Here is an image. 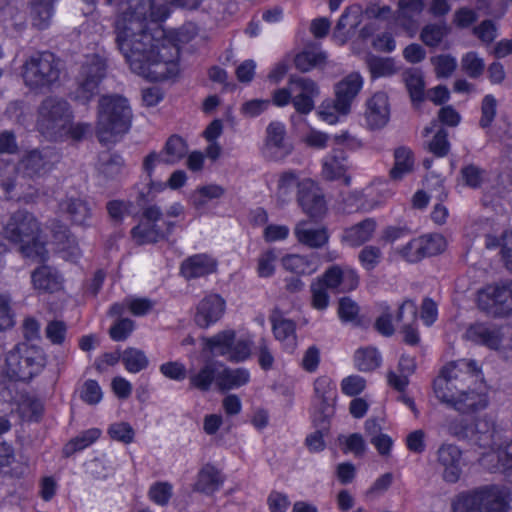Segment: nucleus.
<instances>
[{
	"mask_svg": "<svg viewBox=\"0 0 512 512\" xmlns=\"http://www.w3.org/2000/svg\"><path fill=\"white\" fill-rule=\"evenodd\" d=\"M359 312V305L350 297H342L339 299L337 313L341 322L360 325Z\"/></svg>",
	"mask_w": 512,
	"mask_h": 512,
	"instance_id": "4d7b16f0",
	"label": "nucleus"
},
{
	"mask_svg": "<svg viewBox=\"0 0 512 512\" xmlns=\"http://www.w3.org/2000/svg\"><path fill=\"white\" fill-rule=\"evenodd\" d=\"M44 404L35 397L27 396L18 405L20 418L29 423H39L44 415Z\"/></svg>",
	"mask_w": 512,
	"mask_h": 512,
	"instance_id": "37998d69",
	"label": "nucleus"
},
{
	"mask_svg": "<svg viewBox=\"0 0 512 512\" xmlns=\"http://www.w3.org/2000/svg\"><path fill=\"white\" fill-rule=\"evenodd\" d=\"M418 309L414 301L404 300L399 306L395 314V321L403 323L402 333L405 344L416 346L420 342L418 329L414 326L417 320Z\"/></svg>",
	"mask_w": 512,
	"mask_h": 512,
	"instance_id": "393cba45",
	"label": "nucleus"
},
{
	"mask_svg": "<svg viewBox=\"0 0 512 512\" xmlns=\"http://www.w3.org/2000/svg\"><path fill=\"white\" fill-rule=\"evenodd\" d=\"M379 308L381 310V314L375 319L374 329L384 337H391L395 333L393 324L395 316L387 302H381L379 304Z\"/></svg>",
	"mask_w": 512,
	"mask_h": 512,
	"instance_id": "3c124183",
	"label": "nucleus"
},
{
	"mask_svg": "<svg viewBox=\"0 0 512 512\" xmlns=\"http://www.w3.org/2000/svg\"><path fill=\"white\" fill-rule=\"evenodd\" d=\"M331 418L315 416L313 423L317 430L306 436L305 445L311 453H320L325 450L324 437L329 433Z\"/></svg>",
	"mask_w": 512,
	"mask_h": 512,
	"instance_id": "ea45409f",
	"label": "nucleus"
},
{
	"mask_svg": "<svg viewBox=\"0 0 512 512\" xmlns=\"http://www.w3.org/2000/svg\"><path fill=\"white\" fill-rule=\"evenodd\" d=\"M107 60L97 54H88L79 71V83L75 92V99L87 104L98 92L99 85L107 72Z\"/></svg>",
	"mask_w": 512,
	"mask_h": 512,
	"instance_id": "9d476101",
	"label": "nucleus"
},
{
	"mask_svg": "<svg viewBox=\"0 0 512 512\" xmlns=\"http://www.w3.org/2000/svg\"><path fill=\"white\" fill-rule=\"evenodd\" d=\"M405 85L413 104H419L425 99V81L420 71L414 70L405 74Z\"/></svg>",
	"mask_w": 512,
	"mask_h": 512,
	"instance_id": "09e8293b",
	"label": "nucleus"
},
{
	"mask_svg": "<svg viewBox=\"0 0 512 512\" xmlns=\"http://www.w3.org/2000/svg\"><path fill=\"white\" fill-rule=\"evenodd\" d=\"M50 230L53 242L61 250H67L75 244V238L69 227L60 220H53Z\"/></svg>",
	"mask_w": 512,
	"mask_h": 512,
	"instance_id": "864d4df0",
	"label": "nucleus"
},
{
	"mask_svg": "<svg viewBox=\"0 0 512 512\" xmlns=\"http://www.w3.org/2000/svg\"><path fill=\"white\" fill-rule=\"evenodd\" d=\"M22 78L32 91L50 89L60 78L59 59L50 51L31 55L23 64Z\"/></svg>",
	"mask_w": 512,
	"mask_h": 512,
	"instance_id": "6e6552de",
	"label": "nucleus"
},
{
	"mask_svg": "<svg viewBox=\"0 0 512 512\" xmlns=\"http://www.w3.org/2000/svg\"><path fill=\"white\" fill-rule=\"evenodd\" d=\"M225 480L223 472L216 465L208 462L199 469L193 484V491L213 496L222 488Z\"/></svg>",
	"mask_w": 512,
	"mask_h": 512,
	"instance_id": "bb28decb",
	"label": "nucleus"
},
{
	"mask_svg": "<svg viewBox=\"0 0 512 512\" xmlns=\"http://www.w3.org/2000/svg\"><path fill=\"white\" fill-rule=\"evenodd\" d=\"M60 207L64 208L69 214L70 220L75 225L87 226L91 219L92 211L87 201L79 198H68L65 202L60 203Z\"/></svg>",
	"mask_w": 512,
	"mask_h": 512,
	"instance_id": "58836bf2",
	"label": "nucleus"
},
{
	"mask_svg": "<svg viewBox=\"0 0 512 512\" xmlns=\"http://www.w3.org/2000/svg\"><path fill=\"white\" fill-rule=\"evenodd\" d=\"M294 235L298 243L312 249H321L330 239L328 228L325 226L314 228L309 222L301 220L294 227Z\"/></svg>",
	"mask_w": 512,
	"mask_h": 512,
	"instance_id": "c85d7f7f",
	"label": "nucleus"
},
{
	"mask_svg": "<svg viewBox=\"0 0 512 512\" xmlns=\"http://www.w3.org/2000/svg\"><path fill=\"white\" fill-rule=\"evenodd\" d=\"M447 34L448 26L446 24H427L421 31L420 39L425 45L436 47Z\"/></svg>",
	"mask_w": 512,
	"mask_h": 512,
	"instance_id": "052dcab7",
	"label": "nucleus"
},
{
	"mask_svg": "<svg viewBox=\"0 0 512 512\" xmlns=\"http://www.w3.org/2000/svg\"><path fill=\"white\" fill-rule=\"evenodd\" d=\"M133 113L129 101L118 94L103 95L99 99L96 137L106 146L116 143L132 126Z\"/></svg>",
	"mask_w": 512,
	"mask_h": 512,
	"instance_id": "20e7f679",
	"label": "nucleus"
},
{
	"mask_svg": "<svg viewBox=\"0 0 512 512\" xmlns=\"http://www.w3.org/2000/svg\"><path fill=\"white\" fill-rule=\"evenodd\" d=\"M313 393L316 416L324 417L326 420L332 418L337 401L336 382L328 375H321L314 380Z\"/></svg>",
	"mask_w": 512,
	"mask_h": 512,
	"instance_id": "dca6fc26",
	"label": "nucleus"
},
{
	"mask_svg": "<svg viewBox=\"0 0 512 512\" xmlns=\"http://www.w3.org/2000/svg\"><path fill=\"white\" fill-rule=\"evenodd\" d=\"M269 321L274 338L281 343L282 349L287 353H294L297 347V325L292 319L284 317L283 312L279 308H274L270 315Z\"/></svg>",
	"mask_w": 512,
	"mask_h": 512,
	"instance_id": "aec40b11",
	"label": "nucleus"
},
{
	"mask_svg": "<svg viewBox=\"0 0 512 512\" xmlns=\"http://www.w3.org/2000/svg\"><path fill=\"white\" fill-rule=\"evenodd\" d=\"M340 209L343 213L351 214L366 209L365 194L362 190H353L341 194Z\"/></svg>",
	"mask_w": 512,
	"mask_h": 512,
	"instance_id": "6e6d98bb",
	"label": "nucleus"
},
{
	"mask_svg": "<svg viewBox=\"0 0 512 512\" xmlns=\"http://www.w3.org/2000/svg\"><path fill=\"white\" fill-rule=\"evenodd\" d=\"M367 66L371 74V78L373 79L392 76L397 71L395 62L392 58H384L375 55L367 59Z\"/></svg>",
	"mask_w": 512,
	"mask_h": 512,
	"instance_id": "8fccbe9b",
	"label": "nucleus"
},
{
	"mask_svg": "<svg viewBox=\"0 0 512 512\" xmlns=\"http://www.w3.org/2000/svg\"><path fill=\"white\" fill-rule=\"evenodd\" d=\"M354 366L360 372H371L380 367L382 356L377 348L368 346L357 349L354 353Z\"/></svg>",
	"mask_w": 512,
	"mask_h": 512,
	"instance_id": "a19ab883",
	"label": "nucleus"
},
{
	"mask_svg": "<svg viewBox=\"0 0 512 512\" xmlns=\"http://www.w3.org/2000/svg\"><path fill=\"white\" fill-rule=\"evenodd\" d=\"M382 251L374 245H366L358 254V261L365 271H373L381 262Z\"/></svg>",
	"mask_w": 512,
	"mask_h": 512,
	"instance_id": "e2e57ef3",
	"label": "nucleus"
},
{
	"mask_svg": "<svg viewBox=\"0 0 512 512\" xmlns=\"http://www.w3.org/2000/svg\"><path fill=\"white\" fill-rule=\"evenodd\" d=\"M478 308L492 317L512 315V279L488 285L478 292Z\"/></svg>",
	"mask_w": 512,
	"mask_h": 512,
	"instance_id": "9b49d317",
	"label": "nucleus"
},
{
	"mask_svg": "<svg viewBox=\"0 0 512 512\" xmlns=\"http://www.w3.org/2000/svg\"><path fill=\"white\" fill-rule=\"evenodd\" d=\"M41 223L37 217L25 208L14 211L4 226L6 239L19 245L24 258L47 260L45 242L41 240Z\"/></svg>",
	"mask_w": 512,
	"mask_h": 512,
	"instance_id": "7ed1b4c3",
	"label": "nucleus"
},
{
	"mask_svg": "<svg viewBox=\"0 0 512 512\" xmlns=\"http://www.w3.org/2000/svg\"><path fill=\"white\" fill-rule=\"evenodd\" d=\"M121 361L125 369L132 374L145 370L149 365V360L144 351L133 347H128L123 351Z\"/></svg>",
	"mask_w": 512,
	"mask_h": 512,
	"instance_id": "49530a36",
	"label": "nucleus"
},
{
	"mask_svg": "<svg viewBox=\"0 0 512 512\" xmlns=\"http://www.w3.org/2000/svg\"><path fill=\"white\" fill-rule=\"evenodd\" d=\"M289 85L292 90H299L292 99L295 111L301 115H308L314 110L315 98L319 94L317 83L310 78L291 76Z\"/></svg>",
	"mask_w": 512,
	"mask_h": 512,
	"instance_id": "412c9836",
	"label": "nucleus"
},
{
	"mask_svg": "<svg viewBox=\"0 0 512 512\" xmlns=\"http://www.w3.org/2000/svg\"><path fill=\"white\" fill-rule=\"evenodd\" d=\"M433 397L442 404H448V363H444L432 381Z\"/></svg>",
	"mask_w": 512,
	"mask_h": 512,
	"instance_id": "bf43d9fd",
	"label": "nucleus"
},
{
	"mask_svg": "<svg viewBox=\"0 0 512 512\" xmlns=\"http://www.w3.org/2000/svg\"><path fill=\"white\" fill-rule=\"evenodd\" d=\"M302 179H300V172L297 170H286L280 173L277 183V192L280 198L285 201L290 198L293 191L300 190Z\"/></svg>",
	"mask_w": 512,
	"mask_h": 512,
	"instance_id": "de8ad7c7",
	"label": "nucleus"
},
{
	"mask_svg": "<svg viewBox=\"0 0 512 512\" xmlns=\"http://www.w3.org/2000/svg\"><path fill=\"white\" fill-rule=\"evenodd\" d=\"M64 276L55 267L42 264L31 272L32 288L39 294H54L64 288Z\"/></svg>",
	"mask_w": 512,
	"mask_h": 512,
	"instance_id": "5701e85b",
	"label": "nucleus"
},
{
	"mask_svg": "<svg viewBox=\"0 0 512 512\" xmlns=\"http://www.w3.org/2000/svg\"><path fill=\"white\" fill-rule=\"evenodd\" d=\"M218 269V261L206 254L197 253L184 259L180 264V275L186 280L207 277Z\"/></svg>",
	"mask_w": 512,
	"mask_h": 512,
	"instance_id": "b1692460",
	"label": "nucleus"
},
{
	"mask_svg": "<svg viewBox=\"0 0 512 512\" xmlns=\"http://www.w3.org/2000/svg\"><path fill=\"white\" fill-rule=\"evenodd\" d=\"M60 159L61 154L54 147L34 148L22 156L19 166L26 177L35 179L49 174Z\"/></svg>",
	"mask_w": 512,
	"mask_h": 512,
	"instance_id": "4468645a",
	"label": "nucleus"
},
{
	"mask_svg": "<svg viewBox=\"0 0 512 512\" xmlns=\"http://www.w3.org/2000/svg\"><path fill=\"white\" fill-rule=\"evenodd\" d=\"M390 118L389 98L385 92L374 93L366 103L365 119L370 129L384 127Z\"/></svg>",
	"mask_w": 512,
	"mask_h": 512,
	"instance_id": "a878e982",
	"label": "nucleus"
},
{
	"mask_svg": "<svg viewBox=\"0 0 512 512\" xmlns=\"http://www.w3.org/2000/svg\"><path fill=\"white\" fill-rule=\"evenodd\" d=\"M494 424L486 419L478 420L475 425L463 426L460 430L453 428V434L458 438H468L475 434V442L481 447H490L493 444Z\"/></svg>",
	"mask_w": 512,
	"mask_h": 512,
	"instance_id": "72a5a7b5",
	"label": "nucleus"
},
{
	"mask_svg": "<svg viewBox=\"0 0 512 512\" xmlns=\"http://www.w3.org/2000/svg\"><path fill=\"white\" fill-rule=\"evenodd\" d=\"M277 254L274 248H269L261 253L258 258L257 274L261 278H269L275 273Z\"/></svg>",
	"mask_w": 512,
	"mask_h": 512,
	"instance_id": "338daca9",
	"label": "nucleus"
},
{
	"mask_svg": "<svg viewBox=\"0 0 512 512\" xmlns=\"http://www.w3.org/2000/svg\"><path fill=\"white\" fill-rule=\"evenodd\" d=\"M447 247L446 238L439 233H427L412 238L399 249V255L408 263H419L425 258L441 254Z\"/></svg>",
	"mask_w": 512,
	"mask_h": 512,
	"instance_id": "f8f14e48",
	"label": "nucleus"
},
{
	"mask_svg": "<svg viewBox=\"0 0 512 512\" xmlns=\"http://www.w3.org/2000/svg\"><path fill=\"white\" fill-rule=\"evenodd\" d=\"M473 34L482 44L489 45L498 37V27L494 21L486 19L473 28Z\"/></svg>",
	"mask_w": 512,
	"mask_h": 512,
	"instance_id": "774afa93",
	"label": "nucleus"
},
{
	"mask_svg": "<svg viewBox=\"0 0 512 512\" xmlns=\"http://www.w3.org/2000/svg\"><path fill=\"white\" fill-rule=\"evenodd\" d=\"M509 501L507 487L488 485L459 494L452 507L453 512H505Z\"/></svg>",
	"mask_w": 512,
	"mask_h": 512,
	"instance_id": "39448f33",
	"label": "nucleus"
},
{
	"mask_svg": "<svg viewBox=\"0 0 512 512\" xmlns=\"http://www.w3.org/2000/svg\"><path fill=\"white\" fill-rule=\"evenodd\" d=\"M424 0H399L398 1V20L401 25L410 30L415 28L414 16L420 15L425 9Z\"/></svg>",
	"mask_w": 512,
	"mask_h": 512,
	"instance_id": "79ce46f5",
	"label": "nucleus"
},
{
	"mask_svg": "<svg viewBox=\"0 0 512 512\" xmlns=\"http://www.w3.org/2000/svg\"><path fill=\"white\" fill-rule=\"evenodd\" d=\"M286 129L281 122H271L266 128L263 154L270 160L280 161L292 151V146L285 142Z\"/></svg>",
	"mask_w": 512,
	"mask_h": 512,
	"instance_id": "4be33fe9",
	"label": "nucleus"
},
{
	"mask_svg": "<svg viewBox=\"0 0 512 512\" xmlns=\"http://www.w3.org/2000/svg\"><path fill=\"white\" fill-rule=\"evenodd\" d=\"M188 146L186 141L179 135H171L164 146V151L168 158L166 162L176 163L181 160L187 153Z\"/></svg>",
	"mask_w": 512,
	"mask_h": 512,
	"instance_id": "13d9d810",
	"label": "nucleus"
},
{
	"mask_svg": "<svg viewBox=\"0 0 512 512\" xmlns=\"http://www.w3.org/2000/svg\"><path fill=\"white\" fill-rule=\"evenodd\" d=\"M348 170V155L343 148H333L322 159L321 175L327 181L342 180L345 186H350L352 178Z\"/></svg>",
	"mask_w": 512,
	"mask_h": 512,
	"instance_id": "f3484780",
	"label": "nucleus"
},
{
	"mask_svg": "<svg viewBox=\"0 0 512 512\" xmlns=\"http://www.w3.org/2000/svg\"><path fill=\"white\" fill-rule=\"evenodd\" d=\"M173 7L170 0H131L115 20L116 44L130 69L150 82L176 78L180 71L181 48L177 33L167 31L165 22Z\"/></svg>",
	"mask_w": 512,
	"mask_h": 512,
	"instance_id": "f257e3e1",
	"label": "nucleus"
},
{
	"mask_svg": "<svg viewBox=\"0 0 512 512\" xmlns=\"http://www.w3.org/2000/svg\"><path fill=\"white\" fill-rule=\"evenodd\" d=\"M326 62V55L321 51L313 49H304L296 54L294 66L300 72H309L314 68L323 65Z\"/></svg>",
	"mask_w": 512,
	"mask_h": 512,
	"instance_id": "a18cd8bd",
	"label": "nucleus"
},
{
	"mask_svg": "<svg viewBox=\"0 0 512 512\" xmlns=\"http://www.w3.org/2000/svg\"><path fill=\"white\" fill-rule=\"evenodd\" d=\"M363 78L358 72H352L336 83L334 108L343 116L351 111L352 102L363 88Z\"/></svg>",
	"mask_w": 512,
	"mask_h": 512,
	"instance_id": "a211bd4d",
	"label": "nucleus"
},
{
	"mask_svg": "<svg viewBox=\"0 0 512 512\" xmlns=\"http://www.w3.org/2000/svg\"><path fill=\"white\" fill-rule=\"evenodd\" d=\"M225 310L226 301L221 295L216 293L206 295L196 306L194 322L199 328L207 329L223 317Z\"/></svg>",
	"mask_w": 512,
	"mask_h": 512,
	"instance_id": "6ab92c4d",
	"label": "nucleus"
},
{
	"mask_svg": "<svg viewBox=\"0 0 512 512\" xmlns=\"http://www.w3.org/2000/svg\"><path fill=\"white\" fill-rule=\"evenodd\" d=\"M74 113L69 102L62 98L47 97L39 108L36 121L38 132L50 142H65L68 139L81 141L90 129V124L73 123Z\"/></svg>",
	"mask_w": 512,
	"mask_h": 512,
	"instance_id": "f03ea898",
	"label": "nucleus"
},
{
	"mask_svg": "<svg viewBox=\"0 0 512 512\" xmlns=\"http://www.w3.org/2000/svg\"><path fill=\"white\" fill-rule=\"evenodd\" d=\"M296 201L302 212L313 221H321L328 212V203L320 185L311 178H303Z\"/></svg>",
	"mask_w": 512,
	"mask_h": 512,
	"instance_id": "ddd939ff",
	"label": "nucleus"
},
{
	"mask_svg": "<svg viewBox=\"0 0 512 512\" xmlns=\"http://www.w3.org/2000/svg\"><path fill=\"white\" fill-rule=\"evenodd\" d=\"M254 342L250 336L237 338L234 329H224L203 338V349L215 357H224L231 363H243L251 354Z\"/></svg>",
	"mask_w": 512,
	"mask_h": 512,
	"instance_id": "1a4fd4ad",
	"label": "nucleus"
},
{
	"mask_svg": "<svg viewBox=\"0 0 512 512\" xmlns=\"http://www.w3.org/2000/svg\"><path fill=\"white\" fill-rule=\"evenodd\" d=\"M450 406L462 414L476 413L488 406V396L483 391L457 390L450 396Z\"/></svg>",
	"mask_w": 512,
	"mask_h": 512,
	"instance_id": "cd10ccee",
	"label": "nucleus"
},
{
	"mask_svg": "<svg viewBox=\"0 0 512 512\" xmlns=\"http://www.w3.org/2000/svg\"><path fill=\"white\" fill-rule=\"evenodd\" d=\"M162 215V209L158 205H150L142 210V220L130 230V236L136 245L143 246L165 241L162 228L158 225Z\"/></svg>",
	"mask_w": 512,
	"mask_h": 512,
	"instance_id": "2eb2a0df",
	"label": "nucleus"
},
{
	"mask_svg": "<svg viewBox=\"0 0 512 512\" xmlns=\"http://www.w3.org/2000/svg\"><path fill=\"white\" fill-rule=\"evenodd\" d=\"M461 69L470 78H479L485 69L484 60L474 51H470L463 55L461 59Z\"/></svg>",
	"mask_w": 512,
	"mask_h": 512,
	"instance_id": "680f3d73",
	"label": "nucleus"
},
{
	"mask_svg": "<svg viewBox=\"0 0 512 512\" xmlns=\"http://www.w3.org/2000/svg\"><path fill=\"white\" fill-rule=\"evenodd\" d=\"M414 169V153L405 146H400L394 150V165L389 172L393 180H401L405 175Z\"/></svg>",
	"mask_w": 512,
	"mask_h": 512,
	"instance_id": "4c0bfd02",
	"label": "nucleus"
},
{
	"mask_svg": "<svg viewBox=\"0 0 512 512\" xmlns=\"http://www.w3.org/2000/svg\"><path fill=\"white\" fill-rule=\"evenodd\" d=\"M56 0H32L30 14L34 27L44 30L49 27L55 12Z\"/></svg>",
	"mask_w": 512,
	"mask_h": 512,
	"instance_id": "e433bc0d",
	"label": "nucleus"
},
{
	"mask_svg": "<svg viewBox=\"0 0 512 512\" xmlns=\"http://www.w3.org/2000/svg\"><path fill=\"white\" fill-rule=\"evenodd\" d=\"M482 465L493 472H501L509 482H512V441L500 446L497 452L484 455Z\"/></svg>",
	"mask_w": 512,
	"mask_h": 512,
	"instance_id": "2f4dec72",
	"label": "nucleus"
},
{
	"mask_svg": "<svg viewBox=\"0 0 512 512\" xmlns=\"http://www.w3.org/2000/svg\"><path fill=\"white\" fill-rule=\"evenodd\" d=\"M124 167V159L120 154L109 155L107 160L102 159L99 164V172L107 179H115L121 174Z\"/></svg>",
	"mask_w": 512,
	"mask_h": 512,
	"instance_id": "69168bd1",
	"label": "nucleus"
},
{
	"mask_svg": "<svg viewBox=\"0 0 512 512\" xmlns=\"http://www.w3.org/2000/svg\"><path fill=\"white\" fill-rule=\"evenodd\" d=\"M147 495L151 502L165 507L173 496V485L168 481H156L149 487Z\"/></svg>",
	"mask_w": 512,
	"mask_h": 512,
	"instance_id": "603ef678",
	"label": "nucleus"
},
{
	"mask_svg": "<svg viewBox=\"0 0 512 512\" xmlns=\"http://www.w3.org/2000/svg\"><path fill=\"white\" fill-rule=\"evenodd\" d=\"M283 268L298 276L310 275L315 271L313 261L309 256L300 254H287L281 259Z\"/></svg>",
	"mask_w": 512,
	"mask_h": 512,
	"instance_id": "c03bdc74",
	"label": "nucleus"
},
{
	"mask_svg": "<svg viewBox=\"0 0 512 512\" xmlns=\"http://www.w3.org/2000/svg\"><path fill=\"white\" fill-rule=\"evenodd\" d=\"M102 435L100 428H89L67 441L61 450L62 457L68 459L96 443Z\"/></svg>",
	"mask_w": 512,
	"mask_h": 512,
	"instance_id": "f704fd0d",
	"label": "nucleus"
},
{
	"mask_svg": "<svg viewBox=\"0 0 512 512\" xmlns=\"http://www.w3.org/2000/svg\"><path fill=\"white\" fill-rule=\"evenodd\" d=\"M251 375L247 368H229L224 367L217 372L214 362L205 363L200 369L189 375V388L196 389L201 392H208L213 383L223 391L238 389L250 382Z\"/></svg>",
	"mask_w": 512,
	"mask_h": 512,
	"instance_id": "423d86ee",
	"label": "nucleus"
},
{
	"mask_svg": "<svg viewBox=\"0 0 512 512\" xmlns=\"http://www.w3.org/2000/svg\"><path fill=\"white\" fill-rule=\"evenodd\" d=\"M438 121L441 126L429 142L428 148L437 157H444L448 154V106L439 110Z\"/></svg>",
	"mask_w": 512,
	"mask_h": 512,
	"instance_id": "c9c22d12",
	"label": "nucleus"
},
{
	"mask_svg": "<svg viewBox=\"0 0 512 512\" xmlns=\"http://www.w3.org/2000/svg\"><path fill=\"white\" fill-rule=\"evenodd\" d=\"M376 228L377 222L374 218H365L343 230L342 242L352 248H358L372 239Z\"/></svg>",
	"mask_w": 512,
	"mask_h": 512,
	"instance_id": "c756f323",
	"label": "nucleus"
},
{
	"mask_svg": "<svg viewBox=\"0 0 512 512\" xmlns=\"http://www.w3.org/2000/svg\"><path fill=\"white\" fill-rule=\"evenodd\" d=\"M366 380L357 374L344 377L340 382L341 392L348 397L359 396L366 389Z\"/></svg>",
	"mask_w": 512,
	"mask_h": 512,
	"instance_id": "0e129e2a",
	"label": "nucleus"
},
{
	"mask_svg": "<svg viewBox=\"0 0 512 512\" xmlns=\"http://www.w3.org/2000/svg\"><path fill=\"white\" fill-rule=\"evenodd\" d=\"M465 338L490 349L499 350L503 340V333L497 327L475 324L467 329Z\"/></svg>",
	"mask_w": 512,
	"mask_h": 512,
	"instance_id": "473e14b6",
	"label": "nucleus"
},
{
	"mask_svg": "<svg viewBox=\"0 0 512 512\" xmlns=\"http://www.w3.org/2000/svg\"><path fill=\"white\" fill-rule=\"evenodd\" d=\"M459 380L468 385L482 383L483 372L481 366L473 359H459L450 362V382Z\"/></svg>",
	"mask_w": 512,
	"mask_h": 512,
	"instance_id": "7c9ffc66",
	"label": "nucleus"
},
{
	"mask_svg": "<svg viewBox=\"0 0 512 512\" xmlns=\"http://www.w3.org/2000/svg\"><path fill=\"white\" fill-rule=\"evenodd\" d=\"M5 364L10 378L29 382L43 371L47 356L39 346L18 343L7 353Z\"/></svg>",
	"mask_w": 512,
	"mask_h": 512,
	"instance_id": "0eeeda50",
	"label": "nucleus"
},
{
	"mask_svg": "<svg viewBox=\"0 0 512 512\" xmlns=\"http://www.w3.org/2000/svg\"><path fill=\"white\" fill-rule=\"evenodd\" d=\"M107 434L111 440L129 445L134 442L135 430L129 422L119 421L108 426Z\"/></svg>",
	"mask_w": 512,
	"mask_h": 512,
	"instance_id": "5fc2aeb1",
	"label": "nucleus"
}]
</instances>
